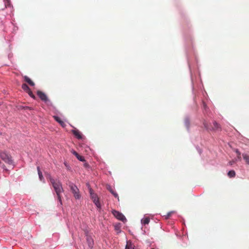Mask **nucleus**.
<instances>
[{"label":"nucleus","instance_id":"12","mask_svg":"<svg viewBox=\"0 0 249 249\" xmlns=\"http://www.w3.org/2000/svg\"><path fill=\"white\" fill-rule=\"evenodd\" d=\"M107 189L109 191V192L115 197L119 199V196L116 192H115L111 187H109L107 188Z\"/></svg>","mask_w":249,"mask_h":249},{"label":"nucleus","instance_id":"18","mask_svg":"<svg viewBox=\"0 0 249 249\" xmlns=\"http://www.w3.org/2000/svg\"><path fill=\"white\" fill-rule=\"evenodd\" d=\"M22 89L26 92L30 89L26 84H23L22 85Z\"/></svg>","mask_w":249,"mask_h":249},{"label":"nucleus","instance_id":"4","mask_svg":"<svg viewBox=\"0 0 249 249\" xmlns=\"http://www.w3.org/2000/svg\"><path fill=\"white\" fill-rule=\"evenodd\" d=\"M204 127L208 130H212V131H221V128L219 124H217L216 122L214 121L213 122V127L212 128H209V125L206 121H204L203 123Z\"/></svg>","mask_w":249,"mask_h":249},{"label":"nucleus","instance_id":"11","mask_svg":"<svg viewBox=\"0 0 249 249\" xmlns=\"http://www.w3.org/2000/svg\"><path fill=\"white\" fill-rule=\"evenodd\" d=\"M54 118L55 120L58 122L63 127L65 126V123L62 121L59 117L54 116Z\"/></svg>","mask_w":249,"mask_h":249},{"label":"nucleus","instance_id":"7","mask_svg":"<svg viewBox=\"0 0 249 249\" xmlns=\"http://www.w3.org/2000/svg\"><path fill=\"white\" fill-rule=\"evenodd\" d=\"M112 214L113 215L117 218L118 219L124 222L126 221V219L125 217V216L121 213L119 212L116 211V210H113L112 212Z\"/></svg>","mask_w":249,"mask_h":249},{"label":"nucleus","instance_id":"24","mask_svg":"<svg viewBox=\"0 0 249 249\" xmlns=\"http://www.w3.org/2000/svg\"><path fill=\"white\" fill-rule=\"evenodd\" d=\"M71 152L74 155H75L76 157H77V156H78V154L75 151H74V150H71Z\"/></svg>","mask_w":249,"mask_h":249},{"label":"nucleus","instance_id":"16","mask_svg":"<svg viewBox=\"0 0 249 249\" xmlns=\"http://www.w3.org/2000/svg\"><path fill=\"white\" fill-rule=\"evenodd\" d=\"M125 249H134L133 246L131 242H127Z\"/></svg>","mask_w":249,"mask_h":249},{"label":"nucleus","instance_id":"17","mask_svg":"<svg viewBox=\"0 0 249 249\" xmlns=\"http://www.w3.org/2000/svg\"><path fill=\"white\" fill-rule=\"evenodd\" d=\"M228 175L230 178L234 177L235 176V172L233 170L230 171L228 173Z\"/></svg>","mask_w":249,"mask_h":249},{"label":"nucleus","instance_id":"2","mask_svg":"<svg viewBox=\"0 0 249 249\" xmlns=\"http://www.w3.org/2000/svg\"><path fill=\"white\" fill-rule=\"evenodd\" d=\"M68 186L75 198L76 199H79L81 197V195H80L79 190L77 186L71 182H69Z\"/></svg>","mask_w":249,"mask_h":249},{"label":"nucleus","instance_id":"20","mask_svg":"<svg viewBox=\"0 0 249 249\" xmlns=\"http://www.w3.org/2000/svg\"><path fill=\"white\" fill-rule=\"evenodd\" d=\"M27 93H28V94L29 95V96L33 98V99L36 98L35 96L34 95V94L33 93L32 91L30 89L28 91H27Z\"/></svg>","mask_w":249,"mask_h":249},{"label":"nucleus","instance_id":"27","mask_svg":"<svg viewBox=\"0 0 249 249\" xmlns=\"http://www.w3.org/2000/svg\"><path fill=\"white\" fill-rule=\"evenodd\" d=\"M203 106H204V107L205 108H206V105L204 104Z\"/></svg>","mask_w":249,"mask_h":249},{"label":"nucleus","instance_id":"23","mask_svg":"<svg viewBox=\"0 0 249 249\" xmlns=\"http://www.w3.org/2000/svg\"><path fill=\"white\" fill-rule=\"evenodd\" d=\"M76 158H77L78 160H79L80 161H85V158L84 157L82 156H80L79 155H78V156H77L76 157Z\"/></svg>","mask_w":249,"mask_h":249},{"label":"nucleus","instance_id":"22","mask_svg":"<svg viewBox=\"0 0 249 249\" xmlns=\"http://www.w3.org/2000/svg\"><path fill=\"white\" fill-rule=\"evenodd\" d=\"M5 7H10L11 6L10 0H4Z\"/></svg>","mask_w":249,"mask_h":249},{"label":"nucleus","instance_id":"19","mask_svg":"<svg viewBox=\"0 0 249 249\" xmlns=\"http://www.w3.org/2000/svg\"><path fill=\"white\" fill-rule=\"evenodd\" d=\"M234 151L237 153V159L239 160H241V153L240 152H239V151L238 150V149H235L234 150Z\"/></svg>","mask_w":249,"mask_h":249},{"label":"nucleus","instance_id":"14","mask_svg":"<svg viewBox=\"0 0 249 249\" xmlns=\"http://www.w3.org/2000/svg\"><path fill=\"white\" fill-rule=\"evenodd\" d=\"M150 219L148 217H145L142 220V223L143 225L148 224L149 223Z\"/></svg>","mask_w":249,"mask_h":249},{"label":"nucleus","instance_id":"26","mask_svg":"<svg viewBox=\"0 0 249 249\" xmlns=\"http://www.w3.org/2000/svg\"><path fill=\"white\" fill-rule=\"evenodd\" d=\"M185 122H186V124H187V126H188V124H189V121H188V120H186L185 121Z\"/></svg>","mask_w":249,"mask_h":249},{"label":"nucleus","instance_id":"8","mask_svg":"<svg viewBox=\"0 0 249 249\" xmlns=\"http://www.w3.org/2000/svg\"><path fill=\"white\" fill-rule=\"evenodd\" d=\"M73 134L78 139H81L82 138V135L81 132L77 129L73 130L72 131Z\"/></svg>","mask_w":249,"mask_h":249},{"label":"nucleus","instance_id":"1","mask_svg":"<svg viewBox=\"0 0 249 249\" xmlns=\"http://www.w3.org/2000/svg\"><path fill=\"white\" fill-rule=\"evenodd\" d=\"M49 180L57 195V198L60 202V204L62 205V203L60 194L64 190L61 183L59 180L54 179L51 176L49 177Z\"/></svg>","mask_w":249,"mask_h":249},{"label":"nucleus","instance_id":"5","mask_svg":"<svg viewBox=\"0 0 249 249\" xmlns=\"http://www.w3.org/2000/svg\"><path fill=\"white\" fill-rule=\"evenodd\" d=\"M0 158L5 163L11 164L12 163L11 157L4 152H0Z\"/></svg>","mask_w":249,"mask_h":249},{"label":"nucleus","instance_id":"6","mask_svg":"<svg viewBox=\"0 0 249 249\" xmlns=\"http://www.w3.org/2000/svg\"><path fill=\"white\" fill-rule=\"evenodd\" d=\"M37 95L42 101L45 102L48 105L52 104L51 102L48 99L47 95L44 92L38 90L37 91Z\"/></svg>","mask_w":249,"mask_h":249},{"label":"nucleus","instance_id":"3","mask_svg":"<svg viewBox=\"0 0 249 249\" xmlns=\"http://www.w3.org/2000/svg\"><path fill=\"white\" fill-rule=\"evenodd\" d=\"M89 192L90 193V197L95 205L98 208H101V204L97 195L93 192V190L90 188L89 189Z\"/></svg>","mask_w":249,"mask_h":249},{"label":"nucleus","instance_id":"15","mask_svg":"<svg viewBox=\"0 0 249 249\" xmlns=\"http://www.w3.org/2000/svg\"><path fill=\"white\" fill-rule=\"evenodd\" d=\"M37 169L38 174L39 176V178L40 180H42V179H43V177L42 172H41L39 166H37Z\"/></svg>","mask_w":249,"mask_h":249},{"label":"nucleus","instance_id":"28","mask_svg":"<svg viewBox=\"0 0 249 249\" xmlns=\"http://www.w3.org/2000/svg\"><path fill=\"white\" fill-rule=\"evenodd\" d=\"M2 167H3V168H4L5 167L4 165H3Z\"/></svg>","mask_w":249,"mask_h":249},{"label":"nucleus","instance_id":"9","mask_svg":"<svg viewBox=\"0 0 249 249\" xmlns=\"http://www.w3.org/2000/svg\"><path fill=\"white\" fill-rule=\"evenodd\" d=\"M24 81L27 82L29 85L31 86H34L35 85V83L33 82L29 77L27 76H24Z\"/></svg>","mask_w":249,"mask_h":249},{"label":"nucleus","instance_id":"29","mask_svg":"<svg viewBox=\"0 0 249 249\" xmlns=\"http://www.w3.org/2000/svg\"><path fill=\"white\" fill-rule=\"evenodd\" d=\"M1 163V161H0V164Z\"/></svg>","mask_w":249,"mask_h":249},{"label":"nucleus","instance_id":"10","mask_svg":"<svg viewBox=\"0 0 249 249\" xmlns=\"http://www.w3.org/2000/svg\"><path fill=\"white\" fill-rule=\"evenodd\" d=\"M87 241L88 243L89 246L90 248H92L93 245V240L92 238L89 236L87 237Z\"/></svg>","mask_w":249,"mask_h":249},{"label":"nucleus","instance_id":"25","mask_svg":"<svg viewBox=\"0 0 249 249\" xmlns=\"http://www.w3.org/2000/svg\"><path fill=\"white\" fill-rule=\"evenodd\" d=\"M235 161L234 160H232V161H230L229 162V165H232L234 163H235Z\"/></svg>","mask_w":249,"mask_h":249},{"label":"nucleus","instance_id":"13","mask_svg":"<svg viewBox=\"0 0 249 249\" xmlns=\"http://www.w3.org/2000/svg\"><path fill=\"white\" fill-rule=\"evenodd\" d=\"M242 156L246 162L249 164V155L246 154H243Z\"/></svg>","mask_w":249,"mask_h":249},{"label":"nucleus","instance_id":"21","mask_svg":"<svg viewBox=\"0 0 249 249\" xmlns=\"http://www.w3.org/2000/svg\"><path fill=\"white\" fill-rule=\"evenodd\" d=\"M174 213L173 211L167 213V214L166 215H164L165 218L167 219L170 218V217L171 216L172 214H173Z\"/></svg>","mask_w":249,"mask_h":249}]
</instances>
